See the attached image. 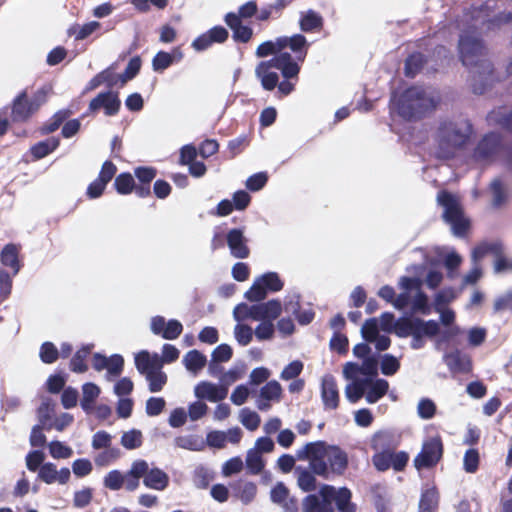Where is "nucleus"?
I'll use <instances>...</instances> for the list:
<instances>
[{"label": "nucleus", "mask_w": 512, "mask_h": 512, "mask_svg": "<svg viewBox=\"0 0 512 512\" xmlns=\"http://www.w3.org/2000/svg\"><path fill=\"white\" fill-rule=\"evenodd\" d=\"M459 57L469 68L470 82L475 94H483L491 85L493 65L484 58L486 48L482 38L474 32H463L458 41Z\"/></svg>", "instance_id": "obj_1"}, {"label": "nucleus", "mask_w": 512, "mask_h": 512, "mask_svg": "<svg viewBox=\"0 0 512 512\" xmlns=\"http://www.w3.org/2000/svg\"><path fill=\"white\" fill-rule=\"evenodd\" d=\"M473 133L472 123L462 117L446 118L439 122L436 132V157L452 159L457 152L464 148Z\"/></svg>", "instance_id": "obj_2"}, {"label": "nucleus", "mask_w": 512, "mask_h": 512, "mask_svg": "<svg viewBox=\"0 0 512 512\" xmlns=\"http://www.w3.org/2000/svg\"><path fill=\"white\" fill-rule=\"evenodd\" d=\"M439 97L422 86H411L397 97L392 94L391 108L405 120H418L433 111L439 103Z\"/></svg>", "instance_id": "obj_3"}, {"label": "nucleus", "mask_w": 512, "mask_h": 512, "mask_svg": "<svg viewBox=\"0 0 512 512\" xmlns=\"http://www.w3.org/2000/svg\"><path fill=\"white\" fill-rule=\"evenodd\" d=\"M394 332L399 338L411 337L410 347L419 350L426 345L427 339L440 333V325L432 319L424 320L413 315L401 316L394 323Z\"/></svg>", "instance_id": "obj_4"}, {"label": "nucleus", "mask_w": 512, "mask_h": 512, "mask_svg": "<svg viewBox=\"0 0 512 512\" xmlns=\"http://www.w3.org/2000/svg\"><path fill=\"white\" fill-rule=\"evenodd\" d=\"M437 202L443 208V220L450 225L452 233L456 237H464L469 229L470 223L464 217L458 199L448 191H440L437 195Z\"/></svg>", "instance_id": "obj_5"}, {"label": "nucleus", "mask_w": 512, "mask_h": 512, "mask_svg": "<svg viewBox=\"0 0 512 512\" xmlns=\"http://www.w3.org/2000/svg\"><path fill=\"white\" fill-rule=\"evenodd\" d=\"M328 444L324 441L309 442L299 449L296 456L299 460H308L309 468L318 476H326L327 462L325 461V453Z\"/></svg>", "instance_id": "obj_6"}, {"label": "nucleus", "mask_w": 512, "mask_h": 512, "mask_svg": "<svg viewBox=\"0 0 512 512\" xmlns=\"http://www.w3.org/2000/svg\"><path fill=\"white\" fill-rule=\"evenodd\" d=\"M283 286L284 283L276 272H267L255 279L244 297L250 302H260L266 298L268 292H278Z\"/></svg>", "instance_id": "obj_7"}, {"label": "nucleus", "mask_w": 512, "mask_h": 512, "mask_svg": "<svg viewBox=\"0 0 512 512\" xmlns=\"http://www.w3.org/2000/svg\"><path fill=\"white\" fill-rule=\"evenodd\" d=\"M443 456V443L439 436L424 440L420 452L413 459L416 470L435 467Z\"/></svg>", "instance_id": "obj_8"}, {"label": "nucleus", "mask_w": 512, "mask_h": 512, "mask_svg": "<svg viewBox=\"0 0 512 512\" xmlns=\"http://www.w3.org/2000/svg\"><path fill=\"white\" fill-rule=\"evenodd\" d=\"M504 142L497 132L486 133L473 150L472 158L477 163H490L502 151Z\"/></svg>", "instance_id": "obj_9"}, {"label": "nucleus", "mask_w": 512, "mask_h": 512, "mask_svg": "<svg viewBox=\"0 0 512 512\" xmlns=\"http://www.w3.org/2000/svg\"><path fill=\"white\" fill-rule=\"evenodd\" d=\"M327 462V474L321 476L324 479H330L331 475H343L348 467V455L337 445H329L325 453Z\"/></svg>", "instance_id": "obj_10"}, {"label": "nucleus", "mask_w": 512, "mask_h": 512, "mask_svg": "<svg viewBox=\"0 0 512 512\" xmlns=\"http://www.w3.org/2000/svg\"><path fill=\"white\" fill-rule=\"evenodd\" d=\"M121 107V100L117 92L107 90L99 93L89 103V110L96 112L103 108L106 116H114L118 114Z\"/></svg>", "instance_id": "obj_11"}, {"label": "nucleus", "mask_w": 512, "mask_h": 512, "mask_svg": "<svg viewBox=\"0 0 512 512\" xmlns=\"http://www.w3.org/2000/svg\"><path fill=\"white\" fill-rule=\"evenodd\" d=\"M226 243L230 254L237 259H246L250 255L248 239L243 228H232L226 233Z\"/></svg>", "instance_id": "obj_12"}, {"label": "nucleus", "mask_w": 512, "mask_h": 512, "mask_svg": "<svg viewBox=\"0 0 512 512\" xmlns=\"http://www.w3.org/2000/svg\"><path fill=\"white\" fill-rule=\"evenodd\" d=\"M254 321H270L276 320L282 312V304L277 299H271L267 302L251 305L249 309Z\"/></svg>", "instance_id": "obj_13"}, {"label": "nucleus", "mask_w": 512, "mask_h": 512, "mask_svg": "<svg viewBox=\"0 0 512 512\" xmlns=\"http://www.w3.org/2000/svg\"><path fill=\"white\" fill-rule=\"evenodd\" d=\"M70 477L71 471L69 468L63 467L57 470V466L52 462L42 464L38 472V479L48 485L54 483L65 485L70 480Z\"/></svg>", "instance_id": "obj_14"}, {"label": "nucleus", "mask_w": 512, "mask_h": 512, "mask_svg": "<svg viewBox=\"0 0 512 512\" xmlns=\"http://www.w3.org/2000/svg\"><path fill=\"white\" fill-rule=\"evenodd\" d=\"M194 394L199 400L205 399L210 402H219L227 397L228 389L221 384L201 381L194 387Z\"/></svg>", "instance_id": "obj_15"}, {"label": "nucleus", "mask_w": 512, "mask_h": 512, "mask_svg": "<svg viewBox=\"0 0 512 512\" xmlns=\"http://www.w3.org/2000/svg\"><path fill=\"white\" fill-rule=\"evenodd\" d=\"M321 399L325 410H335L339 406V391L334 376L324 375L321 382Z\"/></svg>", "instance_id": "obj_16"}, {"label": "nucleus", "mask_w": 512, "mask_h": 512, "mask_svg": "<svg viewBox=\"0 0 512 512\" xmlns=\"http://www.w3.org/2000/svg\"><path fill=\"white\" fill-rule=\"evenodd\" d=\"M279 45L282 50L288 47L295 54V59L303 62L310 44L303 34L297 33L292 36L279 37Z\"/></svg>", "instance_id": "obj_17"}, {"label": "nucleus", "mask_w": 512, "mask_h": 512, "mask_svg": "<svg viewBox=\"0 0 512 512\" xmlns=\"http://www.w3.org/2000/svg\"><path fill=\"white\" fill-rule=\"evenodd\" d=\"M484 7L473 8L471 12V18L474 23L472 24L473 28H479V26L487 25L488 29H492L496 26H500L502 24H507L512 21V13H501L493 18H487V15L484 14Z\"/></svg>", "instance_id": "obj_18"}, {"label": "nucleus", "mask_w": 512, "mask_h": 512, "mask_svg": "<svg viewBox=\"0 0 512 512\" xmlns=\"http://www.w3.org/2000/svg\"><path fill=\"white\" fill-rule=\"evenodd\" d=\"M146 472L143 474V484L146 488L164 491L169 485L168 474L158 467L150 468L149 463L146 461Z\"/></svg>", "instance_id": "obj_19"}, {"label": "nucleus", "mask_w": 512, "mask_h": 512, "mask_svg": "<svg viewBox=\"0 0 512 512\" xmlns=\"http://www.w3.org/2000/svg\"><path fill=\"white\" fill-rule=\"evenodd\" d=\"M224 21L227 26L232 30V37L235 42L247 43L253 36V29L250 26L243 25L242 21H239L235 16V12H228Z\"/></svg>", "instance_id": "obj_20"}, {"label": "nucleus", "mask_w": 512, "mask_h": 512, "mask_svg": "<svg viewBox=\"0 0 512 512\" xmlns=\"http://www.w3.org/2000/svg\"><path fill=\"white\" fill-rule=\"evenodd\" d=\"M34 113V110H31L30 102L28 99L27 91H21L12 102V112L11 117L14 122H25L27 121Z\"/></svg>", "instance_id": "obj_21"}, {"label": "nucleus", "mask_w": 512, "mask_h": 512, "mask_svg": "<svg viewBox=\"0 0 512 512\" xmlns=\"http://www.w3.org/2000/svg\"><path fill=\"white\" fill-rule=\"evenodd\" d=\"M146 460L138 459L132 462L130 469L123 473L124 486L127 491H135L140 485V479L146 472Z\"/></svg>", "instance_id": "obj_22"}, {"label": "nucleus", "mask_w": 512, "mask_h": 512, "mask_svg": "<svg viewBox=\"0 0 512 512\" xmlns=\"http://www.w3.org/2000/svg\"><path fill=\"white\" fill-rule=\"evenodd\" d=\"M324 25L323 17L317 11L308 9L301 11L299 15V27L304 33H312L322 29Z\"/></svg>", "instance_id": "obj_23"}, {"label": "nucleus", "mask_w": 512, "mask_h": 512, "mask_svg": "<svg viewBox=\"0 0 512 512\" xmlns=\"http://www.w3.org/2000/svg\"><path fill=\"white\" fill-rule=\"evenodd\" d=\"M398 446L395 436L389 431H379L371 439V448L375 452L392 453Z\"/></svg>", "instance_id": "obj_24"}, {"label": "nucleus", "mask_w": 512, "mask_h": 512, "mask_svg": "<svg viewBox=\"0 0 512 512\" xmlns=\"http://www.w3.org/2000/svg\"><path fill=\"white\" fill-rule=\"evenodd\" d=\"M135 366L140 374L146 375L152 369L161 368L160 356L157 353L150 355L148 351L142 350L135 355Z\"/></svg>", "instance_id": "obj_25"}, {"label": "nucleus", "mask_w": 512, "mask_h": 512, "mask_svg": "<svg viewBox=\"0 0 512 512\" xmlns=\"http://www.w3.org/2000/svg\"><path fill=\"white\" fill-rule=\"evenodd\" d=\"M443 361L453 373L467 372L470 368L468 356L459 350L444 354Z\"/></svg>", "instance_id": "obj_26"}, {"label": "nucleus", "mask_w": 512, "mask_h": 512, "mask_svg": "<svg viewBox=\"0 0 512 512\" xmlns=\"http://www.w3.org/2000/svg\"><path fill=\"white\" fill-rule=\"evenodd\" d=\"M389 391V382L383 378L375 380L369 378V384L366 388L365 399L369 404L379 401Z\"/></svg>", "instance_id": "obj_27"}, {"label": "nucleus", "mask_w": 512, "mask_h": 512, "mask_svg": "<svg viewBox=\"0 0 512 512\" xmlns=\"http://www.w3.org/2000/svg\"><path fill=\"white\" fill-rule=\"evenodd\" d=\"M19 247L16 244L9 243L5 245L0 254L1 263L12 269L13 275H17L21 269L19 261Z\"/></svg>", "instance_id": "obj_28"}, {"label": "nucleus", "mask_w": 512, "mask_h": 512, "mask_svg": "<svg viewBox=\"0 0 512 512\" xmlns=\"http://www.w3.org/2000/svg\"><path fill=\"white\" fill-rule=\"evenodd\" d=\"M503 251L504 249L501 241H483L474 247L472 251V260L473 262L477 263L487 254H492L497 257L501 256Z\"/></svg>", "instance_id": "obj_29"}, {"label": "nucleus", "mask_w": 512, "mask_h": 512, "mask_svg": "<svg viewBox=\"0 0 512 512\" xmlns=\"http://www.w3.org/2000/svg\"><path fill=\"white\" fill-rule=\"evenodd\" d=\"M182 363L190 373L197 375L206 366L207 358L202 352L194 349L184 355Z\"/></svg>", "instance_id": "obj_30"}, {"label": "nucleus", "mask_w": 512, "mask_h": 512, "mask_svg": "<svg viewBox=\"0 0 512 512\" xmlns=\"http://www.w3.org/2000/svg\"><path fill=\"white\" fill-rule=\"evenodd\" d=\"M487 122L491 126H500L507 131H512V110L506 112L503 108L494 109L488 113Z\"/></svg>", "instance_id": "obj_31"}, {"label": "nucleus", "mask_w": 512, "mask_h": 512, "mask_svg": "<svg viewBox=\"0 0 512 512\" xmlns=\"http://www.w3.org/2000/svg\"><path fill=\"white\" fill-rule=\"evenodd\" d=\"M60 140L57 137H49L43 141H39L34 144L30 151L34 159L39 160L58 148Z\"/></svg>", "instance_id": "obj_32"}, {"label": "nucleus", "mask_w": 512, "mask_h": 512, "mask_svg": "<svg viewBox=\"0 0 512 512\" xmlns=\"http://www.w3.org/2000/svg\"><path fill=\"white\" fill-rule=\"evenodd\" d=\"M439 495L435 487L427 488L421 494L418 512H436Z\"/></svg>", "instance_id": "obj_33"}, {"label": "nucleus", "mask_w": 512, "mask_h": 512, "mask_svg": "<svg viewBox=\"0 0 512 512\" xmlns=\"http://www.w3.org/2000/svg\"><path fill=\"white\" fill-rule=\"evenodd\" d=\"M369 384V378L356 379L345 388V396L350 403L358 402L365 396L366 388Z\"/></svg>", "instance_id": "obj_34"}, {"label": "nucleus", "mask_w": 512, "mask_h": 512, "mask_svg": "<svg viewBox=\"0 0 512 512\" xmlns=\"http://www.w3.org/2000/svg\"><path fill=\"white\" fill-rule=\"evenodd\" d=\"M93 348L92 344L84 345L76 353L70 360V370L75 373H84L88 370V366L86 364V358L91 353Z\"/></svg>", "instance_id": "obj_35"}, {"label": "nucleus", "mask_w": 512, "mask_h": 512, "mask_svg": "<svg viewBox=\"0 0 512 512\" xmlns=\"http://www.w3.org/2000/svg\"><path fill=\"white\" fill-rule=\"evenodd\" d=\"M411 311L415 314H422L424 316L430 315L432 312V307L429 303V298L427 294L420 289H418L415 295L411 300Z\"/></svg>", "instance_id": "obj_36"}, {"label": "nucleus", "mask_w": 512, "mask_h": 512, "mask_svg": "<svg viewBox=\"0 0 512 512\" xmlns=\"http://www.w3.org/2000/svg\"><path fill=\"white\" fill-rule=\"evenodd\" d=\"M54 412V403L51 399L47 398L42 401L37 409L38 424L44 426L45 430H51L52 425V414Z\"/></svg>", "instance_id": "obj_37"}, {"label": "nucleus", "mask_w": 512, "mask_h": 512, "mask_svg": "<svg viewBox=\"0 0 512 512\" xmlns=\"http://www.w3.org/2000/svg\"><path fill=\"white\" fill-rule=\"evenodd\" d=\"M175 446L190 450L202 451L205 448V441L198 435H183L174 439Z\"/></svg>", "instance_id": "obj_38"}, {"label": "nucleus", "mask_w": 512, "mask_h": 512, "mask_svg": "<svg viewBox=\"0 0 512 512\" xmlns=\"http://www.w3.org/2000/svg\"><path fill=\"white\" fill-rule=\"evenodd\" d=\"M296 472L298 473L297 484L303 492H312L316 489V478L313 471L297 467Z\"/></svg>", "instance_id": "obj_39"}, {"label": "nucleus", "mask_w": 512, "mask_h": 512, "mask_svg": "<svg viewBox=\"0 0 512 512\" xmlns=\"http://www.w3.org/2000/svg\"><path fill=\"white\" fill-rule=\"evenodd\" d=\"M352 493L347 487L338 489V494L334 500L339 512H356V505L351 502Z\"/></svg>", "instance_id": "obj_40"}, {"label": "nucleus", "mask_w": 512, "mask_h": 512, "mask_svg": "<svg viewBox=\"0 0 512 512\" xmlns=\"http://www.w3.org/2000/svg\"><path fill=\"white\" fill-rule=\"evenodd\" d=\"M425 63V57L420 52H415L408 56L405 61V75L413 78L421 70Z\"/></svg>", "instance_id": "obj_41"}, {"label": "nucleus", "mask_w": 512, "mask_h": 512, "mask_svg": "<svg viewBox=\"0 0 512 512\" xmlns=\"http://www.w3.org/2000/svg\"><path fill=\"white\" fill-rule=\"evenodd\" d=\"M70 114V110L67 109L57 111L49 121L42 126L41 133L45 135L56 131L67 120Z\"/></svg>", "instance_id": "obj_42"}, {"label": "nucleus", "mask_w": 512, "mask_h": 512, "mask_svg": "<svg viewBox=\"0 0 512 512\" xmlns=\"http://www.w3.org/2000/svg\"><path fill=\"white\" fill-rule=\"evenodd\" d=\"M212 479L213 472L204 465H198L193 471L192 480L197 488H207Z\"/></svg>", "instance_id": "obj_43"}, {"label": "nucleus", "mask_w": 512, "mask_h": 512, "mask_svg": "<svg viewBox=\"0 0 512 512\" xmlns=\"http://www.w3.org/2000/svg\"><path fill=\"white\" fill-rule=\"evenodd\" d=\"M145 377L149 383V391L152 393L161 391L167 382V375L161 371V368L155 370L152 369V371L148 372Z\"/></svg>", "instance_id": "obj_44"}, {"label": "nucleus", "mask_w": 512, "mask_h": 512, "mask_svg": "<svg viewBox=\"0 0 512 512\" xmlns=\"http://www.w3.org/2000/svg\"><path fill=\"white\" fill-rule=\"evenodd\" d=\"M264 466L265 464L259 451L249 449L246 455V467L249 473L257 475L263 470Z\"/></svg>", "instance_id": "obj_45"}, {"label": "nucleus", "mask_w": 512, "mask_h": 512, "mask_svg": "<svg viewBox=\"0 0 512 512\" xmlns=\"http://www.w3.org/2000/svg\"><path fill=\"white\" fill-rule=\"evenodd\" d=\"M101 24L97 21L88 22L82 26H72L68 29L69 35H75V40L80 41L86 39L92 33H94L97 29H99Z\"/></svg>", "instance_id": "obj_46"}, {"label": "nucleus", "mask_w": 512, "mask_h": 512, "mask_svg": "<svg viewBox=\"0 0 512 512\" xmlns=\"http://www.w3.org/2000/svg\"><path fill=\"white\" fill-rule=\"evenodd\" d=\"M281 393L282 387L280 383L276 380H271L261 387L259 396L266 401H278Z\"/></svg>", "instance_id": "obj_47"}, {"label": "nucleus", "mask_w": 512, "mask_h": 512, "mask_svg": "<svg viewBox=\"0 0 512 512\" xmlns=\"http://www.w3.org/2000/svg\"><path fill=\"white\" fill-rule=\"evenodd\" d=\"M255 76L266 91H272L278 85L279 76L276 72L255 69Z\"/></svg>", "instance_id": "obj_48"}, {"label": "nucleus", "mask_w": 512, "mask_h": 512, "mask_svg": "<svg viewBox=\"0 0 512 512\" xmlns=\"http://www.w3.org/2000/svg\"><path fill=\"white\" fill-rule=\"evenodd\" d=\"M142 432L138 429H131L121 436V445L127 450H134L142 445Z\"/></svg>", "instance_id": "obj_49"}, {"label": "nucleus", "mask_w": 512, "mask_h": 512, "mask_svg": "<svg viewBox=\"0 0 512 512\" xmlns=\"http://www.w3.org/2000/svg\"><path fill=\"white\" fill-rule=\"evenodd\" d=\"M134 178L128 172L120 173L114 181V187L116 191L121 195H127L133 191L134 188Z\"/></svg>", "instance_id": "obj_50"}, {"label": "nucleus", "mask_w": 512, "mask_h": 512, "mask_svg": "<svg viewBox=\"0 0 512 512\" xmlns=\"http://www.w3.org/2000/svg\"><path fill=\"white\" fill-rule=\"evenodd\" d=\"M490 189L493 194L492 206L500 208L507 200V193L502 181L499 178L494 179L490 183Z\"/></svg>", "instance_id": "obj_51"}, {"label": "nucleus", "mask_w": 512, "mask_h": 512, "mask_svg": "<svg viewBox=\"0 0 512 512\" xmlns=\"http://www.w3.org/2000/svg\"><path fill=\"white\" fill-rule=\"evenodd\" d=\"M437 411L435 402L430 398H421L417 405V415L423 420L432 419Z\"/></svg>", "instance_id": "obj_52"}, {"label": "nucleus", "mask_w": 512, "mask_h": 512, "mask_svg": "<svg viewBox=\"0 0 512 512\" xmlns=\"http://www.w3.org/2000/svg\"><path fill=\"white\" fill-rule=\"evenodd\" d=\"M338 494V489L332 485L323 484L319 489V495L323 502V509L325 512H333L332 502H334Z\"/></svg>", "instance_id": "obj_53"}, {"label": "nucleus", "mask_w": 512, "mask_h": 512, "mask_svg": "<svg viewBox=\"0 0 512 512\" xmlns=\"http://www.w3.org/2000/svg\"><path fill=\"white\" fill-rule=\"evenodd\" d=\"M400 369L399 360L392 354H384L380 360V370L385 376H392Z\"/></svg>", "instance_id": "obj_54"}, {"label": "nucleus", "mask_w": 512, "mask_h": 512, "mask_svg": "<svg viewBox=\"0 0 512 512\" xmlns=\"http://www.w3.org/2000/svg\"><path fill=\"white\" fill-rule=\"evenodd\" d=\"M124 481L125 479L123 478V473L115 469L111 470L105 475L103 479V485L109 490L117 491L124 486Z\"/></svg>", "instance_id": "obj_55"}, {"label": "nucleus", "mask_w": 512, "mask_h": 512, "mask_svg": "<svg viewBox=\"0 0 512 512\" xmlns=\"http://www.w3.org/2000/svg\"><path fill=\"white\" fill-rule=\"evenodd\" d=\"M141 69V58L139 56L132 57L126 68L124 73L120 74V83L124 85L127 81L132 80L137 76Z\"/></svg>", "instance_id": "obj_56"}, {"label": "nucleus", "mask_w": 512, "mask_h": 512, "mask_svg": "<svg viewBox=\"0 0 512 512\" xmlns=\"http://www.w3.org/2000/svg\"><path fill=\"white\" fill-rule=\"evenodd\" d=\"M240 421L246 429L255 431L259 427L261 419L256 412L243 408L240 411Z\"/></svg>", "instance_id": "obj_57"}, {"label": "nucleus", "mask_w": 512, "mask_h": 512, "mask_svg": "<svg viewBox=\"0 0 512 512\" xmlns=\"http://www.w3.org/2000/svg\"><path fill=\"white\" fill-rule=\"evenodd\" d=\"M49 453L54 459H68L72 456L73 450L58 440L48 444Z\"/></svg>", "instance_id": "obj_58"}, {"label": "nucleus", "mask_w": 512, "mask_h": 512, "mask_svg": "<svg viewBox=\"0 0 512 512\" xmlns=\"http://www.w3.org/2000/svg\"><path fill=\"white\" fill-rule=\"evenodd\" d=\"M39 357L45 364H52L59 358V350L52 342H44L40 347Z\"/></svg>", "instance_id": "obj_59"}, {"label": "nucleus", "mask_w": 512, "mask_h": 512, "mask_svg": "<svg viewBox=\"0 0 512 512\" xmlns=\"http://www.w3.org/2000/svg\"><path fill=\"white\" fill-rule=\"evenodd\" d=\"M282 51V47L279 45V37L276 38L275 41L268 40L261 43L256 51L255 55L258 58H265L271 55H276L278 52Z\"/></svg>", "instance_id": "obj_60"}, {"label": "nucleus", "mask_w": 512, "mask_h": 512, "mask_svg": "<svg viewBox=\"0 0 512 512\" xmlns=\"http://www.w3.org/2000/svg\"><path fill=\"white\" fill-rule=\"evenodd\" d=\"M174 61L173 55L165 51H159L152 59V68L155 72H162L169 68Z\"/></svg>", "instance_id": "obj_61"}, {"label": "nucleus", "mask_w": 512, "mask_h": 512, "mask_svg": "<svg viewBox=\"0 0 512 512\" xmlns=\"http://www.w3.org/2000/svg\"><path fill=\"white\" fill-rule=\"evenodd\" d=\"M256 493H257L256 484L248 481V482H243L240 485L237 496L239 497V499L241 500V502L243 504L248 505L249 503H251L254 500Z\"/></svg>", "instance_id": "obj_62"}, {"label": "nucleus", "mask_w": 512, "mask_h": 512, "mask_svg": "<svg viewBox=\"0 0 512 512\" xmlns=\"http://www.w3.org/2000/svg\"><path fill=\"white\" fill-rule=\"evenodd\" d=\"M45 454L41 450H32L26 457V467L31 472H39L40 467L44 464Z\"/></svg>", "instance_id": "obj_63"}, {"label": "nucleus", "mask_w": 512, "mask_h": 512, "mask_svg": "<svg viewBox=\"0 0 512 512\" xmlns=\"http://www.w3.org/2000/svg\"><path fill=\"white\" fill-rule=\"evenodd\" d=\"M234 337L239 345L247 346L253 338V330L245 324H237L234 328Z\"/></svg>", "instance_id": "obj_64"}]
</instances>
